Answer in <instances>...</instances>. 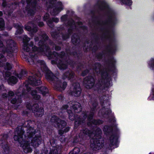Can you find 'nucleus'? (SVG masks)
I'll list each match as a JSON object with an SVG mask.
<instances>
[{
	"instance_id": "1",
	"label": "nucleus",
	"mask_w": 154,
	"mask_h": 154,
	"mask_svg": "<svg viewBox=\"0 0 154 154\" xmlns=\"http://www.w3.org/2000/svg\"><path fill=\"white\" fill-rule=\"evenodd\" d=\"M34 131L33 128L30 127L29 129L27 131V136H24V138L23 136L24 132L22 131L17 132V134H16L14 137V140L20 144V146L23 147L25 152H30L32 151L29 145H28L29 143H28L29 139L31 140L30 145L34 147L38 146L41 143L42 138L37 133L33 134Z\"/></svg>"
},
{
	"instance_id": "2",
	"label": "nucleus",
	"mask_w": 154,
	"mask_h": 154,
	"mask_svg": "<svg viewBox=\"0 0 154 154\" xmlns=\"http://www.w3.org/2000/svg\"><path fill=\"white\" fill-rule=\"evenodd\" d=\"M39 45H41L39 49H37V48L35 46H30V47L32 48L33 52L37 51L38 52H41L42 54H45L48 56H50V57L51 58L53 57V56H56L58 55V54L55 52L53 54H51V53H49L48 47L46 45L44 42H43V41H40L39 42Z\"/></svg>"
},
{
	"instance_id": "3",
	"label": "nucleus",
	"mask_w": 154,
	"mask_h": 154,
	"mask_svg": "<svg viewBox=\"0 0 154 154\" xmlns=\"http://www.w3.org/2000/svg\"><path fill=\"white\" fill-rule=\"evenodd\" d=\"M37 66L40 67L41 70L42 71L46 72L45 77L49 81H52L54 79V76L51 73V72L46 67L45 63L43 61L39 60L38 61Z\"/></svg>"
},
{
	"instance_id": "4",
	"label": "nucleus",
	"mask_w": 154,
	"mask_h": 154,
	"mask_svg": "<svg viewBox=\"0 0 154 154\" xmlns=\"http://www.w3.org/2000/svg\"><path fill=\"white\" fill-rule=\"evenodd\" d=\"M51 120L52 122H53L57 124V126L61 128V130L60 129L59 130V133L60 134H62L64 132H66L69 130V127H67L64 128V127L66 125V122L65 121H61L55 116L52 118Z\"/></svg>"
},
{
	"instance_id": "5",
	"label": "nucleus",
	"mask_w": 154,
	"mask_h": 154,
	"mask_svg": "<svg viewBox=\"0 0 154 154\" xmlns=\"http://www.w3.org/2000/svg\"><path fill=\"white\" fill-rule=\"evenodd\" d=\"M41 76V73L38 74L33 77L30 76L28 79L29 83L33 85H40L41 81L39 79Z\"/></svg>"
},
{
	"instance_id": "6",
	"label": "nucleus",
	"mask_w": 154,
	"mask_h": 154,
	"mask_svg": "<svg viewBox=\"0 0 154 154\" xmlns=\"http://www.w3.org/2000/svg\"><path fill=\"white\" fill-rule=\"evenodd\" d=\"M71 94L75 96H79L81 94V89L78 83L74 84L72 85Z\"/></svg>"
},
{
	"instance_id": "7",
	"label": "nucleus",
	"mask_w": 154,
	"mask_h": 154,
	"mask_svg": "<svg viewBox=\"0 0 154 154\" xmlns=\"http://www.w3.org/2000/svg\"><path fill=\"white\" fill-rule=\"evenodd\" d=\"M97 137L96 135L95 136L94 138L91 140V146L94 149H95V148L97 149V147L99 146V147L101 145L100 141L102 139L100 138V136L99 135L98 136V140L97 138H96Z\"/></svg>"
},
{
	"instance_id": "8",
	"label": "nucleus",
	"mask_w": 154,
	"mask_h": 154,
	"mask_svg": "<svg viewBox=\"0 0 154 154\" xmlns=\"http://www.w3.org/2000/svg\"><path fill=\"white\" fill-rule=\"evenodd\" d=\"M84 82L86 88H91L94 85V80L93 78L90 76L85 78L84 79Z\"/></svg>"
},
{
	"instance_id": "9",
	"label": "nucleus",
	"mask_w": 154,
	"mask_h": 154,
	"mask_svg": "<svg viewBox=\"0 0 154 154\" xmlns=\"http://www.w3.org/2000/svg\"><path fill=\"white\" fill-rule=\"evenodd\" d=\"M38 105L37 104L33 105L32 107V110L35 113V114L37 116L41 117L44 114V110L42 108L38 109Z\"/></svg>"
},
{
	"instance_id": "10",
	"label": "nucleus",
	"mask_w": 154,
	"mask_h": 154,
	"mask_svg": "<svg viewBox=\"0 0 154 154\" xmlns=\"http://www.w3.org/2000/svg\"><path fill=\"white\" fill-rule=\"evenodd\" d=\"M23 39L24 43L23 49L24 51H29L30 50V48H29V46L27 45V42L29 40V38L25 35L24 36Z\"/></svg>"
},
{
	"instance_id": "11",
	"label": "nucleus",
	"mask_w": 154,
	"mask_h": 154,
	"mask_svg": "<svg viewBox=\"0 0 154 154\" xmlns=\"http://www.w3.org/2000/svg\"><path fill=\"white\" fill-rule=\"evenodd\" d=\"M74 77V74L72 72H66L63 74V79L67 78L68 80H71Z\"/></svg>"
},
{
	"instance_id": "12",
	"label": "nucleus",
	"mask_w": 154,
	"mask_h": 154,
	"mask_svg": "<svg viewBox=\"0 0 154 154\" xmlns=\"http://www.w3.org/2000/svg\"><path fill=\"white\" fill-rule=\"evenodd\" d=\"M72 108L75 110H77V111H75L76 112H79L82 110L81 107L80 106V104L77 102H73Z\"/></svg>"
},
{
	"instance_id": "13",
	"label": "nucleus",
	"mask_w": 154,
	"mask_h": 154,
	"mask_svg": "<svg viewBox=\"0 0 154 154\" xmlns=\"http://www.w3.org/2000/svg\"><path fill=\"white\" fill-rule=\"evenodd\" d=\"M63 8L62 5L61 3H59V5L58 7L56 8L54 11V13H52L53 15H56L58 14L60 11L63 10Z\"/></svg>"
},
{
	"instance_id": "14",
	"label": "nucleus",
	"mask_w": 154,
	"mask_h": 154,
	"mask_svg": "<svg viewBox=\"0 0 154 154\" xmlns=\"http://www.w3.org/2000/svg\"><path fill=\"white\" fill-rule=\"evenodd\" d=\"M37 89L44 96L48 94V89L44 87H42L40 89L38 88Z\"/></svg>"
},
{
	"instance_id": "15",
	"label": "nucleus",
	"mask_w": 154,
	"mask_h": 154,
	"mask_svg": "<svg viewBox=\"0 0 154 154\" xmlns=\"http://www.w3.org/2000/svg\"><path fill=\"white\" fill-rule=\"evenodd\" d=\"M17 82V79L16 78L13 76H11L9 77L8 80V82L9 84L12 85L15 84Z\"/></svg>"
},
{
	"instance_id": "16",
	"label": "nucleus",
	"mask_w": 154,
	"mask_h": 154,
	"mask_svg": "<svg viewBox=\"0 0 154 154\" xmlns=\"http://www.w3.org/2000/svg\"><path fill=\"white\" fill-rule=\"evenodd\" d=\"M117 139V136L115 135H113L110 138V142L113 145L116 143Z\"/></svg>"
},
{
	"instance_id": "17",
	"label": "nucleus",
	"mask_w": 154,
	"mask_h": 154,
	"mask_svg": "<svg viewBox=\"0 0 154 154\" xmlns=\"http://www.w3.org/2000/svg\"><path fill=\"white\" fill-rule=\"evenodd\" d=\"M30 57H29V59H28L27 60L30 64H33L34 63V60L36 58V57L33 56L32 54H30Z\"/></svg>"
},
{
	"instance_id": "18",
	"label": "nucleus",
	"mask_w": 154,
	"mask_h": 154,
	"mask_svg": "<svg viewBox=\"0 0 154 154\" xmlns=\"http://www.w3.org/2000/svg\"><path fill=\"white\" fill-rule=\"evenodd\" d=\"M57 66L60 69H64L67 67V65L66 63L62 62H61L60 63H59L58 64Z\"/></svg>"
},
{
	"instance_id": "19",
	"label": "nucleus",
	"mask_w": 154,
	"mask_h": 154,
	"mask_svg": "<svg viewBox=\"0 0 154 154\" xmlns=\"http://www.w3.org/2000/svg\"><path fill=\"white\" fill-rule=\"evenodd\" d=\"M120 1L122 4L128 5H130L132 3V1L131 0H120Z\"/></svg>"
},
{
	"instance_id": "20",
	"label": "nucleus",
	"mask_w": 154,
	"mask_h": 154,
	"mask_svg": "<svg viewBox=\"0 0 154 154\" xmlns=\"http://www.w3.org/2000/svg\"><path fill=\"white\" fill-rule=\"evenodd\" d=\"M31 94L35 99L38 100L40 98V96L37 94L35 91H32Z\"/></svg>"
},
{
	"instance_id": "21",
	"label": "nucleus",
	"mask_w": 154,
	"mask_h": 154,
	"mask_svg": "<svg viewBox=\"0 0 154 154\" xmlns=\"http://www.w3.org/2000/svg\"><path fill=\"white\" fill-rule=\"evenodd\" d=\"M79 149L78 147L75 148L73 151L70 152L69 154H77L79 152Z\"/></svg>"
},
{
	"instance_id": "22",
	"label": "nucleus",
	"mask_w": 154,
	"mask_h": 154,
	"mask_svg": "<svg viewBox=\"0 0 154 154\" xmlns=\"http://www.w3.org/2000/svg\"><path fill=\"white\" fill-rule=\"evenodd\" d=\"M49 17V15L48 14H46L44 16V20L45 21H47V23L48 25L50 26H51V25H50L51 23V22L50 21H47V20L48 19Z\"/></svg>"
},
{
	"instance_id": "23",
	"label": "nucleus",
	"mask_w": 154,
	"mask_h": 154,
	"mask_svg": "<svg viewBox=\"0 0 154 154\" xmlns=\"http://www.w3.org/2000/svg\"><path fill=\"white\" fill-rule=\"evenodd\" d=\"M26 75V73L24 71H22L18 75V77L19 79H22Z\"/></svg>"
},
{
	"instance_id": "24",
	"label": "nucleus",
	"mask_w": 154,
	"mask_h": 154,
	"mask_svg": "<svg viewBox=\"0 0 154 154\" xmlns=\"http://www.w3.org/2000/svg\"><path fill=\"white\" fill-rule=\"evenodd\" d=\"M148 64L150 67L154 68V60H152L149 61Z\"/></svg>"
},
{
	"instance_id": "25",
	"label": "nucleus",
	"mask_w": 154,
	"mask_h": 154,
	"mask_svg": "<svg viewBox=\"0 0 154 154\" xmlns=\"http://www.w3.org/2000/svg\"><path fill=\"white\" fill-rule=\"evenodd\" d=\"M12 67V66L11 64L8 63H6L5 66V68L7 70L10 69Z\"/></svg>"
},
{
	"instance_id": "26",
	"label": "nucleus",
	"mask_w": 154,
	"mask_h": 154,
	"mask_svg": "<svg viewBox=\"0 0 154 154\" xmlns=\"http://www.w3.org/2000/svg\"><path fill=\"white\" fill-rule=\"evenodd\" d=\"M67 85V83L66 82H63V84L60 85V87L61 88V90H64L66 88Z\"/></svg>"
},
{
	"instance_id": "27",
	"label": "nucleus",
	"mask_w": 154,
	"mask_h": 154,
	"mask_svg": "<svg viewBox=\"0 0 154 154\" xmlns=\"http://www.w3.org/2000/svg\"><path fill=\"white\" fill-rule=\"evenodd\" d=\"M4 26V23L3 20L0 18V28L3 27Z\"/></svg>"
},
{
	"instance_id": "28",
	"label": "nucleus",
	"mask_w": 154,
	"mask_h": 154,
	"mask_svg": "<svg viewBox=\"0 0 154 154\" xmlns=\"http://www.w3.org/2000/svg\"><path fill=\"white\" fill-rule=\"evenodd\" d=\"M25 29L29 31H32L34 32V31L33 29H32L29 26H25Z\"/></svg>"
},
{
	"instance_id": "29",
	"label": "nucleus",
	"mask_w": 154,
	"mask_h": 154,
	"mask_svg": "<svg viewBox=\"0 0 154 154\" xmlns=\"http://www.w3.org/2000/svg\"><path fill=\"white\" fill-rule=\"evenodd\" d=\"M53 153V154H60L59 149L57 148H56V149H54Z\"/></svg>"
},
{
	"instance_id": "30",
	"label": "nucleus",
	"mask_w": 154,
	"mask_h": 154,
	"mask_svg": "<svg viewBox=\"0 0 154 154\" xmlns=\"http://www.w3.org/2000/svg\"><path fill=\"white\" fill-rule=\"evenodd\" d=\"M152 95L151 94L150 95V97H149V100H151V97H154V89H152Z\"/></svg>"
},
{
	"instance_id": "31",
	"label": "nucleus",
	"mask_w": 154,
	"mask_h": 154,
	"mask_svg": "<svg viewBox=\"0 0 154 154\" xmlns=\"http://www.w3.org/2000/svg\"><path fill=\"white\" fill-rule=\"evenodd\" d=\"M96 66H97L98 67L97 68H95V70H96V71H97V69H98L99 70L100 69V65L99 64H97L96 65Z\"/></svg>"
},
{
	"instance_id": "32",
	"label": "nucleus",
	"mask_w": 154,
	"mask_h": 154,
	"mask_svg": "<svg viewBox=\"0 0 154 154\" xmlns=\"http://www.w3.org/2000/svg\"><path fill=\"white\" fill-rule=\"evenodd\" d=\"M53 21L57 23L59 21V19L57 18H53L52 20Z\"/></svg>"
},
{
	"instance_id": "33",
	"label": "nucleus",
	"mask_w": 154,
	"mask_h": 154,
	"mask_svg": "<svg viewBox=\"0 0 154 154\" xmlns=\"http://www.w3.org/2000/svg\"><path fill=\"white\" fill-rule=\"evenodd\" d=\"M18 30L19 31V33H22L23 31V29H22L21 27H20L19 28V29Z\"/></svg>"
},
{
	"instance_id": "34",
	"label": "nucleus",
	"mask_w": 154,
	"mask_h": 154,
	"mask_svg": "<svg viewBox=\"0 0 154 154\" xmlns=\"http://www.w3.org/2000/svg\"><path fill=\"white\" fill-rule=\"evenodd\" d=\"M14 94V93L12 91H9L8 92V95L9 96H12Z\"/></svg>"
},
{
	"instance_id": "35",
	"label": "nucleus",
	"mask_w": 154,
	"mask_h": 154,
	"mask_svg": "<svg viewBox=\"0 0 154 154\" xmlns=\"http://www.w3.org/2000/svg\"><path fill=\"white\" fill-rule=\"evenodd\" d=\"M5 75L6 77H8L10 75V73L9 72H6Z\"/></svg>"
},
{
	"instance_id": "36",
	"label": "nucleus",
	"mask_w": 154,
	"mask_h": 154,
	"mask_svg": "<svg viewBox=\"0 0 154 154\" xmlns=\"http://www.w3.org/2000/svg\"><path fill=\"white\" fill-rule=\"evenodd\" d=\"M32 11V10H30L29 11V14L31 15H32L34 14V13H35V11H33V12L32 13L31 11Z\"/></svg>"
},
{
	"instance_id": "37",
	"label": "nucleus",
	"mask_w": 154,
	"mask_h": 154,
	"mask_svg": "<svg viewBox=\"0 0 154 154\" xmlns=\"http://www.w3.org/2000/svg\"><path fill=\"white\" fill-rule=\"evenodd\" d=\"M16 99L12 100L11 101V102L13 104L15 103L17 101Z\"/></svg>"
},
{
	"instance_id": "38",
	"label": "nucleus",
	"mask_w": 154,
	"mask_h": 154,
	"mask_svg": "<svg viewBox=\"0 0 154 154\" xmlns=\"http://www.w3.org/2000/svg\"><path fill=\"white\" fill-rule=\"evenodd\" d=\"M44 24L42 22H40L38 24V25L40 26H42Z\"/></svg>"
},
{
	"instance_id": "39",
	"label": "nucleus",
	"mask_w": 154,
	"mask_h": 154,
	"mask_svg": "<svg viewBox=\"0 0 154 154\" xmlns=\"http://www.w3.org/2000/svg\"><path fill=\"white\" fill-rule=\"evenodd\" d=\"M48 38V37L46 35H44L43 38L45 40L47 39Z\"/></svg>"
},
{
	"instance_id": "40",
	"label": "nucleus",
	"mask_w": 154,
	"mask_h": 154,
	"mask_svg": "<svg viewBox=\"0 0 154 154\" xmlns=\"http://www.w3.org/2000/svg\"><path fill=\"white\" fill-rule=\"evenodd\" d=\"M87 72H88V71H86L85 72H82V75H83V76H85V73H86Z\"/></svg>"
},
{
	"instance_id": "41",
	"label": "nucleus",
	"mask_w": 154,
	"mask_h": 154,
	"mask_svg": "<svg viewBox=\"0 0 154 154\" xmlns=\"http://www.w3.org/2000/svg\"><path fill=\"white\" fill-rule=\"evenodd\" d=\"M68 107H69L68 106H68L65 105V106H63V108L64 109H67Z\"/></svg>"
},
{
	"instance_id": "42",
	"label": "nucleus",
	"mask_w": 154,
	"mask_h": 154,
	"mask_svg": "<svg viewBox=\"0 0 154 154\" xmlns=\"http://www.w3.org/2000/svg\"><path fill=\"white\" fill-rule=\"evenodd\" d=\"M60 48L58 47H56L55 48V49L56 50H60Z\"/></svg>"
},
{
	"instance_id": "43",
	"label": "nucleus",
	"mask_w": 154,
	"mask_h": 154,
	"mask_svg": "<svg viewBox=\"0 0 154 154\" xmlns=\"http://www.w3.org/2000/svg\"><path fill=\"white\" fill-rule=\"evenodd\" d=\"M3 45V44L2 42L0 41V47H2Z\"/></svg>"
},
{
	"instance_id": "44",
	"label": "nucleus",
	"mask_w": 154,
	"mask_h": 154,
	"mask_svg": "<svg viewBox=\"0 0 154 154\" xmlns=\"http://www.w3.org/2000/svg\"><path fill=\"white\" fill-rule=\"evenodd\" d=\"M113 23L112 22V21H111V22H109V23H108V24L109 25H112L113 24Z\"/></svg>"
},
{
	"instance_id": "45",
	"label": "nucleus",
	"mask_w": 154,
	"mask_h": 154,
	"mask_svg": "<svg viewBox=\"0 0 154 154\" xmlns=\"http://www.w3.org/2000/svg\"><path fill=\"white\" fill-rule=\"evenodd\" d=\"M3 55L2 54H0V58L3 57Z\"/></svg>"
},
{
	"instance_id": "46",
	"label": "nucleus",
	"mask_w": 154,
	"mask_h": 154,
	"mask_svg": "<svg viewBox=\"0 0 154 154\" xmlns=\"http://www.w3.org/2000/svg\"><path fill=\"white\" fill-rule=\"evenodd\" d=\"M70 116H71V115H69V118L70 119H71V120H73V118H71V117H70Z\"/></svg>"
},
{
	"instance_id": "47",
	"label": "nucleus",
	"mask_w": 154,
	"mask_h": 154,
	"mask_svg": "<svg viewBox=\"0 0 154 154\" xmlns=\"http://www.w3.org/2000/svg\"><path fill=\"white\" fill-rule=\"evenodd\" d=\"M93 134H89V133L88 134V135H89V136H90V137H91V136H93Z\"/></svg>"
},
{
	"instance_id": "48",
	"label": "nucleus",
	"mask_w": 154,
	"mask_h": 154,
	"mask_svg": "<svg viewBox=\"0 0 154 154\" xmlns=\"http://www.w3.org/2000/svg\"><path fill=\"white\" fill-rule=\"evenodd\" d=\"M32 0H27V2L28 3H30Z\"/></svg>"
},
{
	"instance_id": "49",
	"label": "nucleus",
	"mask_w": 154,
	"mask_h": 154,
	"mask_svg": "<svg viewBox=\"0 0 154 154\" xmlns=\"http://www.w3.org/2000/svg\"><path fill=\"white\" fill-rule=\"evenodd\" d=\"M101 74H102V76L103 77V75H104V74H106V73H101Z\"/></svg>"
},
{
	"instance_id": "50",
	"label": "nucleus",
	"mask_w": 154,
	"mask_h": 154,
	"mask_svg": "<svg viewBox=\"0 0 154 154\" xmlns=\"http://www.w3.org/2000/svg\"><path fill=\"white\" fill-rule=\"evenodd\" d=\"M72 42H76V41H74V40L72 38Z\"/></svg>"
},
{
	"instance_id": "51",
	"label": "nucleus",
	"mask_w": 154,
	"mask_h": 154,
	"mask_svg": "<svg viewBox=\"0 0 154 154\" xmlns=\"http://www.w3.org/2000/svg\"><path fill=\"white\" fill-rule=\"evenodd\" d=\"M2 12L0 11V16H2Z\"/></svg>"
},
{
	"instance_id": "52",
	"label": "nucleus",
	"mask_w": 154,
	"mask_h": 154,
	"mask_svg": "<svg viewBox=\"0 0 154 154\" xmlns=\"http://www.w3.org/2000/svg\"><path fill=\"white\" fill-rule=\"evenodd\" d=\"M69 104H70V107H72V103H71V105L70 104V103H69Z\"/></svg>"
},
{
	"instance_id": "53",
	"label": "nucleus",
	"mask_w": 154,
	"mask_h": 154,
	"mask_svg": "<svg viewBox=\"0 0 154 154\" xmlns=\"http://www.w3.org/2000/svg\"><path fill=\"white\" fill-rule=\"evenodd\" d=\"M8 42H9L10 43H12L13 42V41H11V40L9 41H8Z\"/></svg>"
},
{
	"instance_id": "54",
	"label": "nucleus",
	"mask_w": 154,
	"mask_h": 154,
	"mask_svg": "<svg viewBox=\"0 0 154 154\" xmlns=\"http://www.w3.org/2000/svg\"><path fill=\"white\" fill-rule=\"evenodd\" d=\"M27 92H29V87H27Z\"/></svg>"
},
{
	"instance_id": "55",
	"label": "nucleus",
	"mask_w": 154,
	"mask_h": 154,
	"mask_svg": "<svg viewBox=\"0 0 154 154\" xmlns=\"http://www.w3.org/2000/svg\"><path fill=\"white\" fill-rule=\"evenodd\" d=\"M66 17V16H63L62 17H61V19H62H62L63 18H65Z\"/></svg>"
},
{
	"instance_id": "56",
	"label": "nucleus",
	"mask_w": 154,
	"mask_h": 154,
	"mask_svg": "<svg viewBox=\"0 0 154 154\" xmlns=\"http://www.w3.org/2000/svg\"><path fill=\"white\" fill-rule=\"evenodd\" d=\"M78 25H80V24H82V23L81 22H78Z\"/></svg>"
},
{
	"instance_id": "57",
	"label": "nucleus",
	"mask_w": 154,
	"mask_h": 154,
	"mask_svg": "<svg viewBox=\"0 0 154 154\" xmlns=\"http://www.w3.org/2000/svg\"><path fill=\"white\" fill-rule=\"evenodd\" d=\"M24 91H23L22 92V95H23L24 94Z\"/></svg>"
},
{
	"instance_id": "58",
	"label": "nucleus",
	"mask_w": 154,
	"mask_h": 154,
	"mask_svg": "<svg viewBox=\"0 0 154 154\" xmlns=\"http://www.w3.org/2000/svg\"><path fill=\"white\" fill-rule=\"evenodd\" d=\"M101 130H99V134H100V133H101Z\"/></svg>"
},
{
	"instance_id": "59",
	"label": "nucleus",
	"mask_w": 154,
	"mask_h": 154,
	"mask_svg": "<svg viewBox=\"0 0 154 154\" xmlns=\"http://www.w3.org/2000/svg\"><path fill=\"white\" fill-rule=\"evenodd\" d=\"M3 96L4 97H6L7 96H4V94L3 95Z\"/></svg>"
},
{
	"instance_id": "60",
	"label": "nucleus",
	"mask_w": 154,
	"mask_h": 154,
	"mask_svg": "<svg viewBox=\"0 0 154 154\" xmlns=\"http://www.w3.org/2000/svg\"><path fill=\"white\" fill-rule=\"evenodd\" d=\"M2 63H1L0 62V66H2V65L1 64Z\"/></svg>"
},
{
	"instance_id": "61",
	"label": "nucleus",
	"mask_w": 154,
	"mask_h": 154,
	"mask_svg": "<svg viewBox=\"0 0 154 154\" xmlns=\"http://www.w3.org/2000/svg\"><path fill=\"white\" fill-rule=\"evenodd\" d=\"M68 113H69V114H70V112H69V111H68Z\"/></svg>"
},
{
	"instance_id": "62",
	"label": "nucleus",
	"mask_w": 154,
	"mask_h": 154,
	"mask_svg": "<svg viewBox=\"0 0 154 154\" xmlns=\"http://www.w3.org/2000/svg\"><path fill=\"white\" fill-rule=\"evenodd\" d=\"M17 95L18 96H19V95H20V94H17Z\"/></svg>"
},
{
	"instance_id": "63",
	"label": "nucleus",
	"mask_w": 154,
	"mask_h": 154,
	"mask_svg": "<svg viewBox=\"0 0 154 154\" xmlns=\"http://www.w3.org/2000/svg\"><path fill=\"white\" fill-rule=\"evenodd\" d=\"M72 24H70L69 25H70V26H72Z\"/></svg>"
},
{
	"instance_id": "64",
	"label": "nucleus",
	"mask_w": 154,
	"mask_h": 154,
	"mask_svg": "<svg viewBox=\"0 0 154 154\" xmlns=\"http://www.w3.org/2000/svg\"><path fill=\"white\" fill-rule=\"evenodd\" d=\"M35 41H36L37 40L36 39V38H35Z\"/></svg>"
}]
</instances>
